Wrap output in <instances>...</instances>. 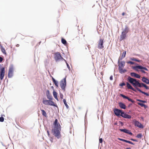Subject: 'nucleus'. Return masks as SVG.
<instances>
[{
    "mask_svg": "<svg viewBox=\"0 0 149 149\" xmlns=\"http://www.w3.org/2000/svg\"><path fill=\"white\" fill-rule=\"evenodd\" d=\"M54 127L52 129V132L53 134L58 139L60 138L61 136V126L59 123L58 122V120L56 119L54 123Z\"/></svg>",
    "mask_w": 149,
    "mask_h": 149,
    "instance_id": "obj_1",
    "label": "nucleus"
},
{
    "mask_svg": "<svg viewBox=\"0 0 149 149\" xmlns=\"http://www.w3.org/2000/svg\"><path fill=\"white\" fill-rule=\"evenodd\" d=\"M113 112L114 114L118 117H122L126 119H131L132 118L131 116L128 114L122 109L116 108L114 109Z\"/></svg>",
    "mask_w": 149,
    "mask_h": 149,
    "instance_id": "obj_2",
    "label": "nucleus"
},
{
    "mask_svg": "<svg viewBox=\"0 0 149 149\" xmlns=\"http://www.w3.org/2000/svg\"><path fill=\"white\" fill-rule=\"evenodd\" d=\"M66 85V77L62 79L60 82V86L62 90L65 91Z\"/></svg>",
    "mask_w": 149,
    "mask_h": 149,
    "instance_id": "obj_3",
    "label": "nucleus"
},
{
    "mask_svg": "<svg viewBox=\"0 0 149 149\" xmlns=\"http://www.w3.org/2000/svg\"><path fill=\"white\" fill-rule=\"evenodd\" d=\"M46 95L47 98L49 100H45L44 98L42 99V103H44L45 102H48L49 101H50L51 100L53 99V98L51 95L50 94L49 91L47 90L46 92Z\"/></svg>",
    "mask_w": 149,
    "mask_h": 149,
    "instance_id": "obj_4",
    "label": "nucleus"
},
{
    "mask_svg": "<svg viewBox=\"0 0 149 149\" xmlns=\"http://www.w3.org/2000/svg\"><path fill=\"white\" fill-rule=\"evenodd\" d=\"M5 68L1 66L0 64V79L1 80H2L5 75Z\"/></svg>",
    "mask_w": 149,
    "mask_h": 149,
    "instance_id": "obj_5",
    "label": "nucleus"
},
{
    "mask_svg": "<svg viewBox=\"0 0 149 149\" xmlns=\"http://www.w3.org/2000/svg\"><path fill=\"white\" fill-rule=\"evenodd\" d=\"M54 58L55 61H56L60 60H64V59L61 56V53L59 52H57L55 53L54 54Z\"/></svg>",
    "mask_w": 149,
    "mask_h": 149,
    "instance_id": "obj_6",
    "label": "nucleus"
},
{
    "mask_svg": "<svg viewBox=\"0 0 149 149\" xmlns=\"http://www.w3.org/2000/svg\"><path fill=\"white\" fill-rule=\"evenodd\" d=\"M132 123L134 125L135 127H137L140 128H143L144 127L143 125L135 119H134L133 120Z\"/></svg>",
    "mask_w": 149,
    "mask_h": 149,
    "instance_id": "obj_7",
    "label": "nucleus"
},
{
    "mask_svg": "<svg viewBox=\"0 0 149 149\" xmlns=\"http://www.w3.org/2000/svg\"><path fill=\"white\" fill-rule=\"evenodd\" d=\"M144 68V67H143L141 65H136L135 66H133L132 68L137 71H139L138 69L140 70L141 71L142 70H144L143 68Z\"/></svg>",
    "mask_w": 149,
    "mask_h": 149,
    "instance_id": "obj_8",
    "label": "nucleus"
},
{
    "mask_svg": "<svg viewBox=\"0 0 149 149\" xmlns=\"http://www.w3.org/2000/svg\"><path fill=\"white\" fill-rule=\"evenodd\" d=\"M52 100H50L48 102H45L44 103H43L45 105H49L51 106H53L56 107L57 108H58V106L56 104H55L54 102L52 101Z\"/></svg>",
    "mask_w": 149,
    "mask_h": 149,
    "instance_id": "obj_9",
    "label": "nucleus"
},
{
    "mask_svg": "<svg viewBox=\"0 0 149 149\" xmlns=\"http://www.w3.org/2000/svg\"><path fill=\"white\" fill-rule=\"evenodd\" d=\"M104 39H100L99 41L98 44V48L99 49H101L104 47L103 46Z\"/></svg>",
    "mask_w": 149,
    "mask_h": 149,
    "instance_id": "obj_10",
    "label": "nucleus"
},
{
    "mask_svg": "<svg viewBox=\"0 0 149 149\" xmlns=\"http://www.w3.org/2000/svg\"><path fill=\"white\" fill-rule=\"evenodd\" d=\"M120 61L121 60H119L118 61V69L123 68L125 66V61Z\"/></svg>",
    "mask_w": 149,
    "mask_h": 149,
    "instance_id": "obj_11",
    "label": "nucleus"
},
{
    "mask_svg": "<svg viewBox=\"0 0 149 149\" xmlns=\"http://www.w3.org/2000/svg\"><path fill=\"white\" fill-rule=\"evenodd\" d=\"M119 130L121 132H123L131 135H132L133 134V133L130 131L126 128L119 129Z\"/></svg>",
    "mask_w": 149,
    "mask_h": 149,
    "instance_id": "obj_12",
    "label": "nucleus"
},
{
    "mask_svg": "<svg viewBox=\"0 0 149 149\" xmlns=\"http://www.w3.org/2000/svg\"><path fill=\"white\" fill-rule=\"evenodd\" d=\"M13 76V66L9 68L8 74V77L9 78H11Z\"/></svg>",
    "mask_w": 149,
    "mask_h": 149,
    "instance_id": "obj_13",
    "label": "nucleus"
},
{
    "mask_svg": "<svg viewBox=\"0 0 149 149\" xmlns=\"http://www.w3.org/2000/svg\"><path fill=\"white\" fill-rule=\"evenodd\" d=\"M127 79L132 85H135L134 82L136 80V79L132 78L130 76H128Z\"/></svg>",
    "mask_w": 149,
    "mask_h": 149,
    "instance_id": "obj_14",
    "label": "nucleus"
},
{
    "mask_svg": "<svg viewBox=\"0 0 149 149\" xmlns=\"http://www.w3.org/2000/svg\"><path fill=\"white\" fill-rule=\"evenodd\" d=\"M122 30H123L122 32H123V33H125L127 34L130 31V29L129 27L127 25H125V28L124 29H122Z\"/></svg>",
    "mask_w": 149,
    "mask_h": 149,
    "instance_id": "obj_15",
    "label": "nucleus"
},
{
    "mask_svg": "<svg viewBox=\"0 0 149 149\" xmlns=\"http://www.w3.org/2000/svg\"><path fill=\"white\" fill-rule=\"evenodd\" d=\"M139 80H137L136 79V80L134 81V84H135V85H133L134 87L135 88V89L137 90L138 91H139V89H140L139 88L137 87V86H138L139 84L140 83L139 82Z\"/></svg>",
    "mask_w": 149,
    "mask_h": 149,
    "instance_id": "obj_16",
    "label": "nucleus"
},
{
    "mask_svg": "<svg viewBox=\"0 0 149 149\" xmlns=\"http://www.w3.org/2000/svg\"><path fill=\"white\" fill-rule=\"evenodd\" d=\"M126 86L128 89L132 90L133 91L137 92V91L128 82H126Z\"/></svg>",
    "mask_w": 149,
    "mask_h": 149,
    "instance_id": "obj_17",
    "label": "nucleus"
},
{
    "mask_svg": "<svg viewBox=\"0 0 149 149\" xmlns=\"http://www.w3.org/2000/svg\"><path fill=\"white\" fill-rule=\"evenodd\" d=\"M130 74L132 77H134L138 79H140L141 78L140 76L139 75L134 72H131Z\"/></svg>",
    "mask_w": 149,
    "mask_h": 149,
    "instance_id": "obj_18",
    "label": "nucleus"
},
{
    "mask_svg": "<svg viewBox=\"0 0 149 149\" xmlns=\"http://www.w3.org/2000/svg\"><path fill=\"white\" fill-rule=\"evenodd\" d=\"M127 33L122 32L121 35L120 36V41H122L125 39L127 37Z\"/></svg>",
    "mask_w": 149,
    "mask_h": 149,
    "instance_id": "obj_19",
    "label": "nucleus"
},
{
    "mask_svg": "<svg viewBox=\"0 0 149 149\" xmlns=\"http://www.w3.org/2000/svg\"><path fill=\"white\" fill-rule=\"evenodd\" d=\"M141 80L143 82L146 84H149V79L147 78L143 77L142 78Z\"/></svg>",
    "mask_w": 149,
    "mask_h": 149,
    "instance_id": "obj_20",
    "label": "nucleus"
},
{
    "mask_svg": "<svg viewBox=\"0 0 149 149\" xmlns=\"http://www.w3.org/2000/svg\"><path fill=\"white\" fill-rule=\"evenodd\" d=\"M118 105L120 108L121 109H125L126 106L124 103L122 102H120L118 103Z\"/></svg>",
    "mask_w": 149,
    "mask_h": 149,
    "instance_id": "obj_21",
    "label": "nucleus"
},
{
    "mask_svg": "<svg viewBox=\"0 0 149 149\" xmlns=\"http://www.w3.org/2000/svg\"><path fill=\"white\" fill-rule=\"evenodd\" d=\"M54 98L58 101V99L57 97L58 93L55 90H53L52 92Z\"/></svg>",
    "mask_w": 149,
    "mask_h": 149,
    "instance_id": "obj_22",
    "label": "nucleus"
},
{
    "mask_svg": "<svg viewBox=\"0 0 149 149\" xmlns=\"http://www.w3.org/2000/svg\"><path fill=\"white\" fill-rule=\"evenodd\" d=\"M126 52L125 51L123 52V54L121 56H120L118 59L119 60H122V59L125 57L126 54Z\"/></svg>",
    "mask_w": 149,
    "mask_h": 149,
    "instance_id": "obj_23",
    "label": "nucleus"
},
{
    "mask_svg": "<svg viewBox=\"0 0 149 149\" xmlns=\"http://www.w3.org/2000/svg\"><path fill=\"white\" fill-rule=\"evenodd\" d=\"M52 81L55 85V86L57 87H58V82L54 78L52 77Z\"/></svg>",
    "mask_w": 149,
    "mask_h": 149,
    "instance_id": "obj_24",
    "label": "nucleus"
},
{
    "mask_svg": "<svg viewBox=\"0 0 149 149\" xmlns=\"http://www.w3.org/2000/svg\"><path fill=\"white\" fill-rule=\"evenodd\" d=\"M118 70H119V72L121 74L124 73L127 71V70L125 69H123V68H121L118 69Z\"/></svg>",
    "mask_w": 149,
    "mask_h": 149,
    "instance_id": "obj_25",
    "label": "nucleus"
},
{
    "mask_svg": "<svg viewBox=\"0 0 149 149\" xmlns=\"http://www.w3.org/2000/svg\"><path fill=\"white\" fill-rule=\"evenodd\" d=\"M130 59L132 61H135L138 62H140L141 61V60H139V59L134 57H131L130 58Z\"/></svg>",
    "mask_w": 149,
    "mask_h": 149,
    "instance_id": "obj_26",
    "label": "nucleus"
},
{
    "mask_svg": "<svg viewBox=\"0 0 149 149\" xmlns=\"http://www.w3.org/2000/svg\"><path fill=\"white\" fill-rule=\"evenodd\" d=\"M138 104L142 107H143L145 109H146L148 107V106L146 105L143 103H138Z\"/></svg>",
    "mask_w": 149,
    "mask_h": 149,
    "instance_id": "obj_27",
    "label": "nucleus"
},
{
    "mask_svg": "<svg viewBox=\"0 0 149 149\" xmlns=\"http://www.w3.org/2000/svg\"><path fill=\"white\" fill-rule=\"evenodd\" d=\"M0 48L1 49V50L2 52L4 54H6V52L5 49L3 47V46L1 45H0Z\"/></svg>",
    "mask_w": 149,
    "mask_h": 149,
    "instance_id": "obj_28",
    "label": "nucleus"
},
{
    "mask_svg": "<svg viewBox=\"0 0 149 149\" xmlns=\"http://www.w3.org/2000/svg\"><path fill=\"white\" fill-rule=\"evenodd\" d=\"M61 42L64 45H66L68 44V43L67 42L66 40L63 38H61Z\"/></svg>",
    "mask_w": 149,
    "mask_h": 149,
    "instance_id": "obj_29",
    "label": "nucleus"
},
{
    "mask_svg": "<svg viewBox=\"0 0 149 149\" xmlns=\"http://www.w3.org/2000/svg\"><path fill=\"white\" fill-rule=\"evenodd\" d=\"M40 110L42 112V115L46 117L47 116L46 111L43 109H41Z\"/></svg>",
    "mask_w": 149,
    "mask_h": 149,
    "instance_id": "obj_30",
    "label": "nucleus"
},
{
    "mask_svg": "<svg viewBox=\"0 0 149 149\" xmlns=\"http://www.w3.org/2000/svg\"><path fill=\"white\" fill-rule=\"evenodd\" d=\"M139 91L140 93L146 95V96H149V93H147L141 91V89H139Z\"/></svg>",
    "mask_w": 149,
    "mask_h": 149,
    "instance_id": "obj_31",
    "label": "nucleus"
},
{
    "mask_svg": "<svg viewBox=\"0 0 149 149\" xmlns=\"http://www.w3.org/2000/svg\"><path fill=\"white\" fill-rule=\"evenodd\" d=\"M63 102L64 104L66 107V108L67 109H68L69 108V106L68 105L66 99H64L63 100Z\"/></svg>",
    "mask_w": 149,
    "mask_h": 149,
    "instance_id": "obj_32",
    "label": "nucleus"
},
{
    "mask_svg": "<svg viewBox=\"0 0 149 149\" xmlns=\"http://www.w3.org/2000/svg\"><path fill=\"white\" fill-rule=\"evenodd\" d=\"M127 64H131V65L135 64V65H137V63H135L134 62L132 61H127Z\"/></svg>",
    "mask_w": 149,
    "mask_h": 149,
    "instance_id": "obj_33",
    "label": "nucleus"
},
{
    "mask_svg": "<svg viewBox=\"0 0 149 149\" xmlns=\"http://www.w3.org/2000/svg\"><path fill=\"white\" fill-rule=\"evenodd\" d=\"M100 1L102 3V5H103L104 4V5H105L106 6H107V2L108 1Z\"/></svg>",
    "mask_w": 149,
    "mask_h": 149,
    "instance_id": "obj_34",
    "label": "nucleus"
},
{
    "mask_svg": "<svg viewBox=\"0 0 149 149\" xmlns=\"http://www.w3.org/2000/svg\"><path fill=\"white\" fill-rule=\"evenodd\" d=\"M120 97H123V98L126 99H127L128 97L126 96V95H123V94H120Z\"/></svg>",
    "mask_w": 149,
    "mask_h": 149,
    "instance_id": "obj_35",
    "label": "nucleus"
},
{
    "mask_svg": "<svg viewBox=\"0 0 149 149\" xmlns=\"http://www.w3.org/2000/svg\"><path fill=\"white\" fill-rule=\"evenodd\" d=\"M143 135L141 133H139L136 136V138H141V137H142Z\"/></svg>",
    "mask_w": 149,
    "mask_h": 149,
    "instance_id": "obj_36",
    "label": "nucleus"
},
{
    "mask_svg": "<svg viewBox=\"0 0 149 149\" xmlns=\"http://www.w3.org/2000/svg\"><path fill=\"white\" fill-rule=\"evenodd\" d=\"M3 116H5L4 115H2L0 117V122H3L4 121V118L3 117Z\"/></svg>",
    "mask_w": 149,
    "mask_h": 149,
    "instance_id": "obj_37",
    "label": "nucleus"
},
{
    "mask_svg": "<svg viewBox=\"0 0 149 149\" xmlns=\"http://www.w3.org/2000/svg\"><path fill=\"white\" fill-rule=\"evenodd\" d=\"M143 86V87L145 88L146 90L149 89V87L148 86L146 85L145 84H142Z\"/></svg>",
    "mask_w": 149,
    "mask_h": 149,
    "instance_id": "obj_38",
    "label": "nucleus"
},
{
    "mask_svg": "<svg viewBox=\"0 0 149 149\" xmlns=\"http://www.w3.org/2000/svg\"><path fill=\"white\" fill-rule=\"evenodd\" d=\"M64 60L65 61V63H66L67 68H68L70 70V66L69 64L68 63L67 61L65 59H64Z\"/></svg>",
    "mask_w": 149,
    "mask_h": 149,
    "instance_id": "obj_39",
    "label": "nucleus"
},
{
    "mask_svg": "<svg viewBox=\"0 0 149 149\" xmlns=\"http://www.w3.org/2000/svg\"><path fill=\"white\" fill-rule=\"evenodd\" d=\"M129 101H130L134 103L135 102V101L134 100H132V99L129 98L128 97L127 98V99Z\"/></svg>",
    "mask_w": 149,
    "mask_h": 149,
    "instance_id": "obj_40",
    "label": "nucleus"
},
{
    "mask_svg": "<svg viewBox=\"0 0 149 149\" xmlns=\"http://www.w3.org/2000/svg\"><path fill=\"white\" fill-rule=\"evenodd\" d=\"M137 100L138 101L141 102H142V103H146L147 102V101L146 100H139V99Z\"/></svg>",
    "mask_w": 149,
    "mask_h": 149,
    "instance_id": "obj_41",
    "label": "nucleus"
},
{
    "mask_svg": "<svg viewBox=\"0 0 149 149\" xmlns=\"http://www.w3.org/2000/svg\"><path fill=\"white\" fill-rule=\"evenodd\" d=\"M118 139L120 141H123V142H127V140H125V139H121V138H118Z\"/></svg>",
    "mask_w": 149,
    "mask_h": 149,
    "instance_id": "obj_42",
    "label": "nucleus"
},
{
    "mask_svg": "<svg viewBox=\"0 0 149 149\" xmlns=\"http://www.w3.org/2000/svg\"><path fill=\"white\" fill-rule=\"evenodd\" d=\"M125 83L124 82H123L121 83H120L119 84V86L121 87H123L124 86H125Z\"/></svg>",
    "mask_w": 149,
    "mask_h": 149,
    "instance_id": "obj_43",
    "label": "nucleus"
},
{
    "mask_svg": "<svg viewBox=\"0 0 149 149\" xmlns=\"http://www.w3.org/2000/svg\"><path fill=\"white\" fill-rule=\"evenodd\" d=\"M142 84H144L142 82L140 83L138 85V86L140 88H142L143 87V86L142 85Z\"/></svg>",
    "mask_w": 149,
    "mask_h": 149,
    "instance_id": "obj_44",
    "label": "nucleus"
},
{
    "mask_svg": "<svg viewBox=\"0 0 149 149\" xmlns=\"http://www.w3.org/2000/svg\"><path fill=\"white\" fill-rule=\"evenodd\" d=\"M127 143H128L129 144H132V145H134V144L132 142V141H128V140H127Z\"/></svg>",
    "mask_w": 149,
    "mask_h": 149,
    "instance_id": "obj_45",
    "label": "nucleus"
},
{
    "mask_svg": "<svg viewBox=\"0 0 149 149\" xmlns=\"http://www.w3.org/2000/svg\"><path fill=\"white\" fill-rule=\"evenodd\" d=\"M59 95H60V98L61 99H63V94L61 93L60 92V93H59Z\"/></svg>",
    "mask_w": 149,
    "mask_h": 149,
    "instance_id": "obj_46",
    "label": "nucleus"
},
{
    "mask_svg": "<svg viewBox=\"0 0 149 149\" xmlns=\"http://www.w3.org/2000/svg\"><path fill=\"white\" fill-rule=\"evenodd\" d=\"M103 141V139L102 138H99V142L100 143H102Z\"/></svg>",
    "mask_w": 149,
    "mask_h": 149,
    "instance_id": "obj_47",
    "label": "nucleus"
},
{
    "mask_svg": "<svg viewBox=\"0 0 149 149\" xmlns=\"http://www.w3.org/2000/svg\"><path fill=\"white\" fill-rule=\"evenodd\" d=\"M130 140L132 141H133L135 142H138V141L136 139H134L133 138H131L130 139Z\"/></svg>",
    "mask_w": 149,
    "mask_h": 149,
    "instance_id": "obj_48",
    "label": "nucleus"
},
{
    "mask_svg": "<svg viewBox=\"0 0 149 149\" xmlns=\"http://www.w3.org/2000/svg\"><path fill=\"white\" fill-rule=\"evenodd\" d=\"M3 59V58L0 56V63H1L2 62Z\"/></svg>",
    "mask_w": 149,
    "mask_h": 149,
    "instance_id": "obj_49",
    "label": "nucleus"
},
{
    "mask_svg": "<svg viewBox=\"0 0 149 149\" xmlns=\"http://www.w3.org/2000/svg\"><path fill=\"white\" fill-rule=\"evenodd\" d=\"M119 123H120L122 126H123V125L124 124L123 122L120 121H119Z\"/></svg>",
    "mask_w": 149,
    "mask_h": 149,
    "instance_id": "obj_50",
    "label": "nucleus"
},
{
    "mask_svg": "<svg viewBox=\"0 0 149 149\" xmlns=\"http://www.w3.org/2000/svg\"><path fill=\"white\" fill-rule=\"evenodd\" d=\"M110 79L111 80H112L113 79V77L112 75H111L110 77Z\"/></svg>",
    "mask_w": 149,
    "mask_h": 149,
    "instance_id": "obj_51",
    "label": "nucleus"
},
{
    "mask_svg": "<svg viewBox=\"0 0 149 149\" xmlns=\"http://www.w3.org/2000/svg\"><path fill=\"white\" fill-rule=\"evenodd\" d=\"M47 134H48V136H49L50 135V134H49V130H47Z\"/></svg>",
    "mask_w": 149,
    "mask_h": 149,
    "instance_id": "obj_52",
    "label": "nucleus"
},
{
    "mask_svg": "<svg viewBox=\"0 0 149 149\" xmlns=\"http://www.w3.org/2000/svg\"><path fill=\"white\" fill-rule=\"evenodd\" d=\"M144 70H146V71H148V69L146 68V67H144Z\"/></svg>",
    "mask_w": 149,
    "mask_h": 149,
    "instance_id": "obj_53",
    "label": "nucleus"
},
{
    "mask_svg": "<svg viewBox=\"0 0 149 149\" xmlns=\"http://www.w3.org/2000/svg\"><path fill=\"white\" fill-rule=\"evenodd\" d=\"M132 105V104L130 103L129 104V105L128 106V107L129 108L131 107V106Z\"/></svg>",
    "mask_w": 149,
    "mask_h": 149,
    "instance_id": "obj_54",
    "label": "nucleus"
},
{
    "mask_svg": "<svg viewBox=\"0 0 149 149\" xmlns=\"http://www.w3.org/2000/svg\"><path fill=\"white\" fill-rule=\"evenodd\" d=\"M141 72L142 73H144V74H146V72L144 70H142L141 71Z\"/></svg>",
    "mask_w": 149,
    "mask_h": 149,
    "instance_id": "obj_55",
    "label": "nucleus"
},
{
    "mask_svg": "<svg viewBox=\"0 0 149 149\" xmlns=\"http://www.w3.org/2000/svg\"><path fill=\"white\" fill-rule=\"evenodd\" d=\"M132 112V111L130 110L128 112V113L130 114Z\"/></svg>",
    "mask_w": 149,
    "mask_h": 149,
    "instance_id": "obj_56",
    "label": "nucleus"
},
{
    "mask_svg": "<svg viewBox=\"0 0 149 149\" xmlns=\"http://www.w3.org/2000/svg\"><path fill=\"white\" fill-rule=\"evenodd\" d=\"M125 13L124 12H123L122 13V15H123V16H124L125 15Z\"/></svg>",
    "mask_w": 149,
    "mask_h": 149,
    "instance_id": "obj_57",
    "label": "nucleus"
},
{
    "mask_svg": "<svg viewBox=\"0 0 149 149\" xmlns=\"http://www.w3.org/2000/svg\"><path fill=\"white\" fill-rule=\"evenodd\" d=\"M51 88L53 89V90H55L54 89V87L53 86H52L51 87Z\"/></svg>",
    "mask_w": 149,
    "mask_h": 149,
    "instance_id": "obj_58",
    "label": "nucleus"
},
{
    "mask_svg": "<svg viewBox=\"0 0 149 149\" xmlns=\"http://www.w3.org/2000/svg\"><path fill=\"white\" fill-rule=\"evenodd\" d=\"M19 46V45L18 44L16 45V47H18Z\"/></svg>",
    "mask_w": 149,
    "mask_h": 149,
    "instance_id": "obj_59",
    "label": "nucleus"
},
{
    "mask_svg": "<svg viewBox=\"0 0 149 149\" xmlns=\"http://www.w3.org/2000/svg\"><path fill=\"white\" fill-rule=\"evenodd\" d=\"M130 147H127L126 148V149H131Z\"/></svg>",
    "mask_w": 149,
    "mask_h": 149,
    "instance_id": "obj_60",
    "label": "nucleus"
},
{
    "mask_svg": "<svg viewBox=\"0 0 149 149\" xmlns=\"http://www.w3.org/2000/svg\"><path fill=\"white\" fill-rule=\"evenodd\" d=\"M136 56H140V54H136Z\"/></svg>",
    "mask_w": 149,
    "mask_h": 149,
    "instance_id": "obj_61",
    "label": "nucleus"
},
{
    "mask_svg": "<svg viewBox=\"0 0 149 149\" xmlns=\"http://www.w3.org/2000/svg\"><path fill=\"white\" fill-rule=\"evenodd\" d=\"M88 48L89 49V47H90V46L89 45H88Z\"/></svg>",
    "mask_w": 149,
    "mask_h": 149,
    "instance_id": "obj_62",
    "label": "nucleus"
},
{
    "mask_svg": "<svg viewBox=\"0 0 149 149\" xmlns=\"http://www.w3.org/2000/svg\"><path fill=\"white\" fill-rule=\"evenodd\" d=\"M41 41H40L39 42V45H40V43H41Z\"/></svg>",
    "mask_w": 149,
    "mask_h": 149,
    "instance_id": "obj_63",
    "label": "nucleus"
},
{
    "mask_svg": "<svg viewBox=\"0 0 149 149\" xmlns=\"http://www.w3.org/2000/svg\"><path fill=\"white\" fill-rule=\"evenodd\" d=\"M141 118L142 119H143V118L142 117H141Z\"/></svg>",
    "mask_w": 149,
    "mask_h": 149,
    "instance_id": "obj_64",
    "label": "nucleus"
}]
</instances>
